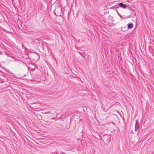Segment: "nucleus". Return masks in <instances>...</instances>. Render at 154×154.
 <instances>
[{"mask_svg":"<svg viewBox=\"0 0 154 154\" xmlns=\"http://www.w3.org/2000/svg\"><path fill=\"white\" fill-rule=\"evenodd\" d=\"M120 6V7L123 8H126V5L122 3H118L115 6H113L112 7V8H113L115 6Z\"/></svg>","mask_w":154,"mask_h":154,"instance_id":"obj_1","label":"nucleus"},{"mask_svg":"<svg viewBox=\"0 0 154 154\" xmlns=\"http://www.w3.org/2000/svg\"><path fill=\"white\" fill-rule=\"evenodd\" d=\"M139 127V123L138 121L137 120H136V123L135 127V131H137L138 130V128Z\"/></svg>","mask_w":154,"mask_h":154,"instance_id":"obj_2","label":"nucleus"},{"mask_svg":"<svg viewBox=\"0 0 154 154\" xmlns=\"http://www.w3.org/2000/svg\"><path fill=\"white\" fill-rule=\"evenodd\" d=\"M6 71L8 73L11 74V75H9L10 76H11L13 77H14L15 76V75L11 72L9 71V69L7 70Z\"/></svg>","mask_w":154,"mask_h":154,"instance_id":"obj_3","label":"nucleus"},{"mask_svg":"<svg viewBox=\"0 0 154 154\" xmlns=\"http://www.w3.org/2000/svg\"><path fill=\"white\" fill-rule=\"evenodd\" d=\"M128 29H131L133 28V25L132 23H129L128 24Z\"/></svg>","mask_w":154,"mask_h":154,"instance_id":"obj_4","label":"nucleus"},{"mask_svg":"<svg viewBox=\"0 0 154 154\" xmlns=\"http://www.w3.org/2000/svg\"><path fill=\"white\" fill-rule=\"evenodd\" d=\"M116 11L118 15L121 18H123L122 17V16L119 13L118 11L117 10H116Z\"/></svg>","mask_w":154,"mask_h":154,"instance_id":"obj_5","label":"nucleus"},{"mask_svg":"<svg viewBox=\"0 0 154 154\" xmlns=\"http://www.w3.org/2000/svg\"><path fill=\"white\" fill-rule=\"evenodd\" d=\"M2 54V52L0 51V54Z\"/></svg>","mask_w":154,"mask_h":154,"instance_id":"obj_6","label":"nucleus"},{"mask_svg":"<svg viewBox=\"0 0 154 154\" xmlns=\"http://www.w3.org/2000/svg\"><path fill=\"white\" fill-rule=\"evenodd\" d=\"M35 70V69H32V71H34Z\"/></svg>","mask_w":154,"mask_h":154,"instance_id":"obj_7","label":"nucleus"},{"mask_svg":"<svg viewBox=\"0 0 154 154\" xmlns=\"http://www.w3.org/2000/svg\"><path fill=\"white\" fill-rule=\"evenodd\" d=\"M79 52V54H80V52Z\"/></svg>","mask_w":154,"mask_h":154,"instance_id":"obj_8","label":"nucleus"},{"mask_svg":"<svg viewBox=\"0 0 154 154\" xmlns=\"http://www.w3.org/2000/svg\"><path fill=\"white\" fill-rule=\"evenodd\" d=\"M6 81V80H5L4 81V82H5Z\"/></svg>","mask_w":154,"mask_h":154,"instance_id":"obj_9","label":"nucleus"}]
</instances>
